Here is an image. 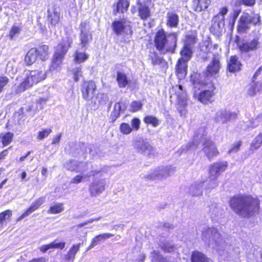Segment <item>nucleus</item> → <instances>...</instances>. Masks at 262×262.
Returning <instances> with one entry per match:
<instances>
[{"instance_id":"obj_63","label":"nucleus","mask_w":262,"mask_h":262,"mask_svg":"<svg viewBox=\"0 0 262 262\" xmlns=\"http://www.w3.org/2000/svg\"><path fill=\"white\" fill-rule=\"evenodd\" d=\"M161 249L165 252H171L173 251L174 247L170 244L161 246Z\"/></svg>"},{"instance_id":"obj_1","label":"nucleus","mask_w":262,"mask_h":262,"mask_svg":"<svg viewBox=\"0 0 262 262\" xmlns=\"http://www.w3.org/2000/svg\"><path fill=\"white\" fill-rule=\"evenodd\" d=\"M229 204L235 213L244 217L253 215L259 209L258 200L251 196H234L230 199Z\"/></svg>"},{"instance_id":"obj_27","label":"nucleus","mask_w":262,"mask_h":262,"mask_svg":"<svg viewBox=\"0 0 262 262\" xmlns=\"http://www.w3.org/2000/svg\"><path fill=\"white\" fill-rule=\"evenodd\" d=\"M214 93L213 90H205L199 95V100L204 104L211 103L214 100Z\"/></svg>"},{"instance_id":"obj_4","label":"nucleus","mask_w":262,"mask_h":262,"mask_svg":"<svg viewBox=\"0 0 262 262\" xmlns=\"http://www.w3.org/2000/svg\"><path fill=\"white\" fill-rule=\"evenodd\" d=\"M201 239L208 247L220 251L224 246L225 241L217 229L213 227H204L202 231Z\"/></svg>"},{"instance_id":"obj_40","label":"nucleus","mask_w":262,"mask_h":262,"mask_svg":"<svg viewBox=\"0 0 262 262\" xmlns=\"http://www.w3.org/2000/svg\"><path fill=\"white\" fill-rule=\"evenodd\" d=\"M197 41V36L195 33H189L186 36L185 46L192 47Z\"/></svg>"},{"instance_id":"obj_23","label":"nucleus","mask_w":262,"mask_h":262,"mask_svg":"<svg viewBox=\"0 0 262 262\" xmlns=\"http://www.w3.org/2000/svg\"><path fill=\"white\" fill-rule=\"evenodd\" d=\"M250 17L248 13H244L240 17L237 27L238 32L243 33L249 28L250 25Z\"/></svg>"},{"instance_id":"obj_15","label":"nucleus","mask_w":262,"mask_h":262,"mask_svg":"<svg viewBox=\"0 0 262 262\" xmlns=\"http://www.w3.org/2000/svg\"><path fill=\"white\" fill-rule=\"evenodd\" d=\"M260 46L258 38H254L250 40L243 41L238 43V48L242 52L249 53L257 50Z\"/></svg>"},{"instance_id":"obj_10","label":"nucleus","mask_w":262,"mask_h":262,"mask_svg":"<svg viewBox=\"0 0 262 262\" xmlns=\"http://www.w3.org/2000/svg\"><path fill=\"white\" fill-rule=\"evenodd\" d=\"M221 56L217 53L213 56L206 68L205 74L207 76L215 77L222 67Z\"/></svg>"},{"instance_id":"obj_42","label":"nucleus","mask_w":262,"mask_h":262,"mask_svg":"<svg viewBox=\"0 0 262 262\" xmlns=\"http://www.w3.org/2000/svg\"><path fill=\"white\" fill-rule=\"evenodd\" d=\"M12 216V211L7 210L0 213V227H3L4 222L10 220Z\"/></svg>"},{"instance_id":"obj_14","label":"nucleus","mask_w":262,"mask_h":262,"mask_svg":"<svg viewBox=\"0 0 262 262\" xmlns=\"http://www.w3.org/2000/svg\"><path fill=\"white\" fill-rule=\"evenodd\" d=\"M79 29L81 31L80 35V39L82 47H85V46L92 40V35L90 32V25L89 22L86 20L81 23Z\"/></svg>"},{"instance_id":"obj_28","label":"nucleus","mask_w":262,"mask_h":262,"mask_svg":"<svg viewBox=\"0 0 262 262\" xmlns=\"http://www.w3.org/2000/svg\"><path fill=\"white\" fill-rule=\"evenodd\" d=\"M242 64L236 56H231L228 63V69L230 72H235L241 69Z\"/></svg>"},{"instance_id":"obj_39","label":"nucleus","mask_w":262,"mask_h":262,"mask_svg":"<svg viewBox=\"0 0 262 262\" xmlns=\"http://www.w3.org/2000/svg\"><path fill=\"white\" fill-rule=\"evenodd\" d=\"M262 144V133L259 134L250 145V150L254 151L259 148Z\"/></svg>"},{"instance_id":"obj_44","label":"nucleus","mask_w":262,"mask_h":262,"mask_svg":"<svg viewBox=\"0 0 262 262\" xmlns=\"http://www.w3.org/2000/svg\"><path fill=\"white\" fill-rule=\"evenodd\" d=\"M21 111L22 114L25 116L33 117L35 115L36 110L33 109L32 105H28L26 107H22L21 108Z\"/></svg>"},{"instance_id":"obj_54","label":"nucleus","mask_w":262,"mask_h":262,"mask_svg":"<svg viewBox=\"0 0 262 262\" xmlns=\"http://www.w3.org/2000/svg\"><path fill=\"white\" fill-rule=\"evenodd\" d=\"M9 82V79L4 75L0 76V93H1L4 87L6 86Z\"/></svg>"},{"instance_id":"obj_35","label":"nucleus","mask_w":262,"mask_h":262,"mask_svg":"<svg viewBox=\"0 0 262 262\" xmlns=\"http://www.w3.org/2000/svg\"><path fill=\"white\" fill-rule=\"evenodd\" d=\"M116 80L119 87L121 88H125L129 82L126 75L121 72H117Z\"/></svg>"},{"instance_id":"obj_59","label":"nucleus","mask_w":262,"mask_h":262,"mask_svg":"<svg viewBox=\"0 0 262 262\" xmlns=\"http://www.w3.org/2000/svg\"><path fill=\"white\" fill-rule=\"evenodd\" d=\"M39 249L41 252H42L43 253H45L48 250H51L54 249L55 248L54 247V246H53L52 243H51L49 244L42 245V246H40L39 248Z\"/></svg>"},{"instance_id":"obj_60","label":"nucleus","mask_w":262,"mask_h":262,"mask_svg":"<svg viewBox=\"0 0 262 262\" xmlns=\"http://www.w3.org/2000/svg\"><path fill=\"white\" fill-rule=\"evenodd\" d=\"M132 126V129H134L136 130H138L140 127V121L138 118H134L131 121Z\"/></svg>"},{"instance_id":"obj_33","label":"nucleus","mask_w":262,"mask_h":262,"mask_svg":"<svg viewBox=\"0 0 262 262\" xmlns=\"http://www.w3.org/2000/svg\"><path fill=\"white\" fill-rule=\"evenodd\" d=\"M178 23L179 16L174 12H168L167 14V25L170 27H176Z\"/></svg>"},{"instance_id":"obj_21","label":"nucleus","mask_w":262,"mask_h":262,"mask_svg":"<svg viewBox=\"0 0 262 262\" xmlns=\"http://www.w3.org/2000/svg\"><path fill=\"white\" fill-rule=\"evenodd\" d=\"M236 116L237 115L235 113L228 112L225 110H222L216 113L215 120L217 122L224 123L227 121L235 119Z\"/></svg>"},{"instance_id":"obj_24","label":"nucleus","mask_w":262,"mask_h":262,"mask_svg":"<svg viewBox=\"0 0 262 262\" xmlns=\"http://www.w3.org/2000/svg\"><path fill=\"white\" fill-rule=\"evenodd\" d=\"M48 20L51 23L55 25L60 20V9L56 6H54L51 9L48 10Z\"/></svg>"},{"instance_id":"obj_30","label":"nucleus","mask_w":262,"mask_h":262,"mask_svg":"<svg viewBox=\"0 0 262 262\" xmlns=\"http://www.w3.org/2000/svg\"><path fill=\"white\" fill-rule=\"evenodd\" d=\"M113 236L114 234L108 233H104L96 236L92 239L91 244L89 246L88 250L97 245L101 242H104L106 239L113 237Z\"/></svg>"},{"instance_id":"obj_13","label":"nucleus","mask_w":262,"mask_h":262,"mask_svg":"<svg viewBox=\"0 0 262 262\" xmlns=\"http://www.w3.org/2000/svg\"><path fill=\"white\" fill-rule=\"evenodd\" d=\"M178 91L177 92L178 99L177 108L181 116L185 115L186 114L185 107L187 105V94L183 86L181 85H177Z\"/></svg>"},{"instance_id":"obj_32","label":"nucleus","mask_w":262,"mask_h":262,"mask_svg":"<svg viewBox=\"0 0 262 262\" xmlns=\"http://www.w3.org/2000/svg\"><path fill=\"white\" fill-rule=\"evenodd\" d=\"M201 138H202V136L200 134H196L194 137V139L193 143L182 146L181 148L179 150V152L181 154L183 152H185L189 150H195L196 148L198 145L199 144V142L198 141V140Z\"/></svg>"},{"instance_id":"obj_6","label":"nucleus","mask_w":262,"mask_h":262,"mask_svg":"<svg viewBox=\"0 0 262 262\" xmlns=\"http://www.w3.org/2000/svg\"><path fill=\"white\" fill-rule=\"evenodd\" d=\"M176 171V168L170 165L161 166L155 168L150 173L145 176L149 180H162L172 175Z\"/></svg>"},{"instance_id":"obj_12","label":"nucleus","mask_w":262,"mask_h":262,"mask_svg":"<svg viewBox=\"0 0 262 262\" xmlns=\"http://www.w3.org/2000/svg\"><path fill=\"white\" fill-rule=\"evenodd\" d=\"M65 167L71 171H76L78 172H85L88 170L92 165L88 163L79 162L75 160H71L66 162Z\"/></svg>"},{"instance_id":"obj_52","label":"nucleus","mask_w":262,"mask_h":262,"mask_svg":"<svg viewBox=\"0 0 262 262\" xmlns=\"http://www.w3.org/2000/svg\"><path fill=\"white\" fill-rule=\"evenodd\" d=\"M132 130V128L128 123H123L120 126V130L123 134L128 135L131 133Z\"/></svg>"},{"instance_id":"obj_49","label":"nucleus","mask_w":262,"mask_h":262,"mask_svg":"<svg viewBox=\"0 0 262 262\" xmlns=\"http://www.w3.org/2000/svg\"><path fill=\"white\" fill-rule=\"evenodd\" d=\"M209 179V182L207 185V189H214L219 186L217 178H212L211 176H208Z\"/></svg>"},{"instance_id":"obj_3","label":"nucleus","mask_w":262,"mask_h":262,"mask_svg":"<svg viewBox=\"0 0 262 262\" xmlns=\"http://www.w3.org/2000/svg\"><path fill=\"white\" fill-rule=\"evenodd\" d=\"M177 35L176 33L167 35L163 30L158 31L155 37L157 50L163 54L174 53L177 47Z\"/></svg>"},{"instance_id":"obj_7","label":"nucleus","mask_w":262,"mask_h":262,"mask_svg":"<svg viewBox=\"0 0 262 262\" xmlns=\"http://www.w3.org/2000/svg\"><path fill=\"white\" fill-rule=\"evenodd\" d=\"M134 148L140 154L149 157H155L157 155L156 149L149 142L140 138L134 143Z\"/></svg>"},{"instance_id":"obj_29","label":"nucleus","mask_w":262,"mask_h":262,"mask_svg":"<svg viewBox=\"0 0 262 262\" xmlns=\"http://www.w3.org/2000/svg\"><path fill=\"white\" fill-rule=\"evenodd\" d=\"M211 2V0H194L192 2V8L195 11L201 12L206 10Z\"/></svg>"},{"instance_id":"obj_50","label":"nucleus","mask_w":262,"mask_h":262,"mask_svg":"<svg viewBox=\"0 0 262 262\" xmlns=\"http://www.w3.org/2000/svg\"><path fill=\"white\" fill-rule=\"evenodd\" d=\"M212 43L209 40H205L203 41L201 46V50L204 52H211Z\"/></svg>"},{"instance_id":"obj_38","label":"nucleus","mask_w":262,"mask_h":262,"mask_svg":"<svg viewBox=\"0 0 262 262\" xmlns=\"http://www.w3.org/2000/svg\"><path fill=\"white\" fill-rule=\"evenodd\" d=\"M192 51L191 47L184 46L181 51V58L185 60H189L191 57Z\"/></svg>"},{"instance_id":"obj_9","label":"nucleus","mask_w":262,"mask_h":262,"mask_svg":"<svg viewBox=\"0 0 262 262\" xmlns=\"http://www.w3.org/2000/svg\"><path fill=\"white\" fill-rule=\"evenodd\" d=\"M106 182L104 179H94L89 186V192L92 197H97L105 190Z\"/></svg>"},{"instance_id":"obj_57","label":"nucleus","mask_w":262,"mask_h":262,"mask_svg":"<svg viewBox=\"0 0 262 262\" xmlns=\"http://www.w3.org/2000/svg\"><path fill=\"white\" fill-rule=\"evenodd\" d=\"M142 107V104L139 101H134L130 104V109L132 112H137L140 110Z\"/></svg>"},{"instance_id":"obj_18","label":"nucleus","mask_w":262,"mask_h":262,"mask_svg":"<svg viewBox=\"0 0 262 262\" xmlns=\"http://www.w3.org/2000/svg\"><path fill=\"white\" fill-rule=\"evenodd\" d=\"M102 171V169H95L92 165V167H90L86 172L83 173L80 172L81 173L80 174L77 175L73 178L70 180V183L76 184H79L82 181L83 179L89 178L91 176L94 177L97 174L101 173Z\"/></svg>"},{"instance_id":"obj_51","label":"nucleus","mask_w":262,"mask_h":262,"mask_svg":"<svg viewBox=\"0 0 262 262\" xmlns=\"http://www.w3.org/2000/svg\"><path fill=\"white\" fill-rule=\"evenodd\" d=\"M21 31V28L18 26H13L9 34L8 35V36L9 38L11 40L13 39L14 37L19 34L20 33Z\"/></svg>"},{"instance_id":"obj_53","label":"nucleus","mask_w":262,"mask_h":262,"mask_svg":"<svg viewBox=\"0 0 262 262\" xmlns=\"http://www.w3.org/2000/svg\"><path fill=\"white\" fill-rule=\"evenodd\" d=\"M190 81L195 87L198 84H200L202 82L200 74L198 73H194L191 75Z\"/></svg>"},{"instance_id":"obj_46","label":"nucleus","mask_w":262,"mask_h":262,"mask_svg":"<svg viewBox=\"0 0 262 262\" xmlns=\"http://www.w3.org/2000/svg\"><path fill=\"white\" fill-rule=\"evenodd\" d=\"M89 56L84 52L77 51L74 57L75 61L77 63H80L86 60Z\"/></svg>"},{"instance_id":"obj_58","label":"nucleus","mask_w":262,"mask_h":262,"mask_svg":"<svg viewBox=\"0 0 262 262\" xmlns=\"http://www.w3.org/2000/svg\"><path fill=\"white\" fill-rule=\"evenodd\" d=\"M241 145V142L238 141L234 144H233L231 147L229 149L228 153L231 154L232 152H237L240 148V146Z\"/></svg>"},{"instance_id":"obj_48","label":"nucleus","mask_w":262,"mask_h":262,"mask_svg":"<svg viewBox=\"0 0 262 262\" xmlns=\"http://www.w3.org/2000/svg\"><path fill=\"white\" fill-rule=\"evenodd\" d=\"M149 59L153 65L160 64L162 62V58L160 57L155 51L150 53Z\"/></svg>"},{"instance_id":"obj_11","label":"nucleus","mask_w":262,"mask_h":262,"mask_svg":"<svg viewBox=\"0 0 262 262\" xmlns=\"http://www.w3.org/2000/svg\"><path fill=\"white\" fill-rule=\"evenodd\" d=\"M228 167V163L225 161L213 162L208 168V176L212 178H218Z\"/></svg>"},{"instance_id":"obj_17","label":"nucleus","mask_w":262,"mask_h":262,"mask_svg":"<svg viewBox=\"0 0 262 262\" xmlns=\"http://www.w3.org/2000/svg\"><path fill=\"white\" fill-rule=\"evenodd\" d=\"M203 146V151L208 159L211 160L214 157L219 155V152L216 146L212 141L205 139Z\"/></svg>"},{"instance_id":"obj_25","label":"nucleus","mask_w":262,"mask_h":262,"mask_svg":"<svg viewBox=\"0 0 262 262\" xmlns=\"http://www.w3.org/2000/svg\"><path fill=\"white\" fill-rule=\"evenodd\" d=\"M187 60L180 58L176 66V72L179 79L185 78L187 73Z\"/></svg>"},{"instance_id":"obj_2","label":"nucleus","mask_w":262,"mask_h":262,"mask_svg":"<svg viewBox=\"0 0 262 262\" xmlns=\"http://www.w3.org/2000/svg\"><path fill=\"white\" fill-rule=\"evenodd\" d=\"M46 77L45 71L33 70L26 72L24 78L17 77V82L12 88V94L17 95L21 93L34 84L45 79Z\"/></svg>"},{"instance_id":"obj_56","label":"nucleus","mask_w":262,"mask_h":262,"mask_svg":"<svg viewBox=\"0 0 262 262\" xmlns=\"http://www.w3.org/2000/svg\"><path fill=\"white\" fill-rule=\"evenodd\" d=\"M51 132L52 130L51 129H46L42 131H39L38 133L37 138L39 140H42L48 137Z\"/></svg>"},{"instance_id":"obj_19","label":"nucleus","mask_w":262,"mask_h":262,"mask_svg":"<svg viewBox=\"0 0 262 262\" xmlns=\"http://www.w3.org/2000/svg\"><path fill=\"white\" fill-rule=\"evenodd\" d=\"M225 21L222 16H215L212 19V24L210 28V31L215 35H219L223 31Z\"/></svg>"},{"instance_id":"obj_55","label":"nucleus","mask_w":262,"mask_h":262,"mask_svg":"<svg viewBox=\"0 0 262 262\" xmlns=\"http://www.w3.org/2000/svg\"><path fill=\"white\" fill-rule=\"evenodd\" d=\"M73 78L75 81H78L80 77L82 76L81 69L80 68H76L73 70Z\"/></svg>"},{"instance_id":"obj_47","label":"nucleus","mask_w":262,"mask_h":262,"mask_svg":"<svg viewBox=\"0 0 262 262\" xmlns=\"http://www.w3.org/2000/svg\"><path fill=\"white\" fill-rule=\"evenodd\" d=\"M144 121L145 123L150 124L154 127L157 126L159 124L158 119L152 116H146L144 119Z\"/></svg>"},{"instance_id":"obj_5","label":"nucleus","mask_w":262,"mask_h":262,"mask_svg":"<svg viewBox=\"0 0 262 262\" xmlns=\"http://www.w3.org/2000/svg\"><path fill=\"white\" fill-rule=\"evenodd\" d=\"M72 43V38L66 37L56 47L52 59L51 71L58 70L62 63V59Z\"/></svg>"},{"instance_id":"obj_26","label":"nucleus","mask_w":262,"mask_h":262,"mask_svg":"<svg viewBox=\"0 0 262 262\" xmlns=\"http://www.w3.org/2000/svg\"><path fill=\"white\" fill-rule=\"evenodd\" d=\"M204 181H198L192 184L189 189V193L192 196H200L203 193Z\"/></svg>"},{"instance_id":"obj_45","label":"nucleus","mask_w":262,"mask_h":262,"mask_svg":"<svg viewBox=\"0 0 262 262\" xmlns=\"http://www.w3.org/2000/svg\"><path fill=\"white\" fill-rule=\"evenodd\" d=\"M13 134L11 133H7L5 134H2L0 136V140L4 146L9 144L12 139Z\"/></svg>"},{"instance_id":"obj_61","label":"nucleus","mask_w":262,"mask_h":262,"mask_svg":"<svg viewBox=\"0 0 262 262\" xmlns=\"http://www.w3.org/2000/svg\"><path fill=\"white\" fill-rule=\"evenodd\" d=\"M55 249H63L65 247L66 243L64 242H58L57 240H55L52 242Z\"/></svg>"},{"instance_id":"obj_43","label":"nucleus","mask_w":262,"mask_h":262,"mask_svg":"<svg viewBox=\"0 0 262 262\" xmlns=\"http://www.w3.org/2000/svg\"><path fill=\"white\" fill-rule=\"evenodd\" d=\"M152 262H168L166 258L163 257L159 252L154 251L150 254Z\"/></svg>"},{"instance_id":"obj_31","label":"nucleus","mask_w":262,"mask_h":262,"mask_svg":"<svg viewBox=\"0 0 262 262\" xmlns=\"http://www.w3.org/2000/svg\"><path fill=\"white\" fill-rule=\"evenodd\" d=\"M38 50L36 48H32L27 53L25 58V61L27 63L28 65H31L37 59L38 57L37 55Z\"/></svg>"},{"instance_id":"obj_22","label":"nucleus","mask_w":262,"mask_h":262,"mask_svg":"<svg viewBox=\"0 0 262 262\" xmlns=\"http://www.w3.org/2000/svg\"><path fill=\"white\" fill-rule=\"evenodd\" d=\"M138 5L140 16L143 19H146L150 16L149 0H139Z\"/></svg>"},{"instance_id":"obj_16","label":"nucleus","mask_w":262,"mask_h":262,"mask_svg":"<svg viewBox=\"0 0 262 262\" xmlns=\"http://www.w3.org/2000/svg\"><path fill=\"white\" fill-rule=\"evenodd\" d=\"M96 87V84L93 81H84L81 86L82 98L86 100L91 99Z\"/></svg>"},{"instance_id":"obj_8","label":"nucleus","mask_w":262,"mask_h":262,"mask_svg":"<svg viewBox=\"0 0 262 262\" xmlns=\"http://www.w3.org/2000/svg\"><path fill=\"white\" fill-rule=\"evenodd\" d=\"M112 28L117 35H122L128 38L132 34L129 23L125 20L114 21L112 24Z\"/></svg>"},{"instance_id":"obj_34","label":"nucleus","mask_w":262,"mask_h":262,"mask_svg":"<svg viewBox=\"0 0 262 262\" xmlns=\"http://www.w3.org/2000/svg\"><path fill=\"white\" fill-rule=\"evenodd\" d=\"M191 262H213L207 258L203 253L199 252H193L191 255Z\"/></svg>"},{"instance_id":"obj_36","label":"nucleus","mask_w":262,"mask_h":262,"mask_svg":"<svg viewBox=\"0 0 262 262\" xmlns=\"http://www.w3.org/2000/svg\"><path fill=\"white\" fill-rule=\"evenodd\" d=\"M64 210L63 204L61 203H54L50 207L48 210L49 214H58Z\"/></svg>"},{"instance_id":"obj_20","label":"nucleus","mask_w":262,"mask_h":262,"mask_svg":"<svg viewBox=\"0 0 262 262\" xmlns=\"http://www.w3.org/2000/svg\"><path fill=\"white\" fill-rule=\"evenodd\" d=\"M45 196H41L34 201L31 204V206L16 220V221L19 222L21 221L22 219L28 216L29 214L36 210L45 202Z\"/></svg>"},{"instance_id":"obj_37","label":"nucleus","mask_w":262,"mask_h":262,"mask_svg":"<svg viewBox=\"0 0 262 262\" xmlns=\"http://www.w3.org/2000/svg\"><path fill=\"white\" fill-rule=\"evenodd\" d=\"M49 47L46 45H42L38 48V57L42 61L46 60L48 58Z\"/></svg>"},{"instance_id":"obj_41","label":"nucleus","mask_w":262,"mask_h":262,"mask_svg":"<svg viewBox=\"0 0 262 262\" xmlns=\"http://www.w3.org/2000/svg\"><path fill=\"white\" fill-rule=\"evenodd\" d=\"M129 5V2L127 0H120L117 4L116 12L124 13L126 11Z\"/></svg>"},{"instance_id":"obj_62","label":"nucleus","mask_w":262,"mask_h":262,"mask_svg":"<svg viewBox=\"0 0 262 262\" xmlns=\"http://www.w3.org/2000/svg\"><path fill=\"white\" fill-rule=\"evenodd\" d=\"M250 24L257 25L260 21V16L258 14H253V16H250Z\"/></svg>"},{"instance_id":"obj_64","label":"nucleus","mask_w":262,"mask_h":262,"mask_svg":"<svg viewBox=\"0 0 262 262\" xmlns=\"http://www.w3.org/2000/svg\"><path fill=\"white\" fill-rule=\"evenodd\" d=\"M80 244L77 245H73L72 247L69 249V252L72 253V255L75 256L76 253L79 251Z\"/></svg>"}]
</instances>
